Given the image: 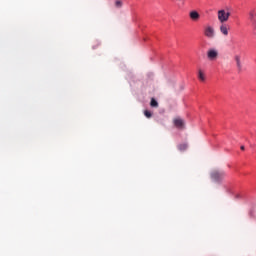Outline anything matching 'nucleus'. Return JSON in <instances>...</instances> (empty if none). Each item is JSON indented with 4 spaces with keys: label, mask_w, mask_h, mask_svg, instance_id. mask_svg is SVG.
I'll return each mask as SVG.
<instances>
[{
    "label": "nucleus",
    "mask_w": 256,
    "mask_h": 256,
    "mask_svg": "<svg viewBox=\"0 0 256 256\" xmlns=\"http://www.w3.org/2000/svg\"><path fill=\"white\" fill-rule=\"evenodd\" d=\"M225 178V171L223 170H213L211 172V179L213 181H222Z\"/></svg>",
    "instance_id": "nucleus-1"
},
{
    "label": "nucleus",
    "mask_w": 256,
    "mask_h": 256,
    "mask_svg": "<svg viewBox=\"0 0 256 256\" xmlns=\"http://www.w3.org/2000/svg\"><path fill=\"white\" fill-rule=\"evenodd\" d=\"M229 17H231V13L226 12L225 10L218 11V21L221 23H227V21H229Z\"/></svg>",
    "instance_id": "nucleus-2"
},
{
    "label": "nucleus",
    "mask_w": 256,
    "mask_h": 256,
    "mask_svg": "<svg viewBox=\"0 0 256 256\" xmlns=\"http://www.w3.org/2000/svg\"><path fill=\"white\" fill-rule=\"evenodd\" d=\"M204 35L205 37H207L208 39H213V37H215V29H213L212 26H207L204 29Z\"/></svg>",
    "instance_id": "nucleus-3"
},
{
    "label": "nucleus",
    "mask_w": 256,
    "mask_h": 256,
    "mask_svg": "<svg viewBox=\"0 0 256 256\" xmlns=\"http://www.w3.org/2000/svg\"><path fill=\"white\" fill-rule=\"evenodd\" d=\"M173 123L177 129H185V120L181 119L180 117L174 118Z\"/></svg>",
    "instance_id": "nucleus-4"
},
{
    "label": "nucleus",
    "mask_w": 256,
    "mask_h": 256,
    "mask_svg": "<svg viewBox=\"0 0 256 256\" xmlns=\"http://www.w3.org/2000/svg\"><path fill=\"white\" fill-rule=\"evenodd\" d=\"M207 57L210 61H215L219 57V52L216 49H210L207 52Z\"/></svg>",
    "instance_id": "nucleus-5"
},
{
    "label": "nucleus",
    "mask_w": 256,
    "mask_h": 256,
    "mask_svg": "<svg viewBox=\"0 0 256 256\" xmlns=\"http://www.w3.org/2000/svg\"><path fill=\"white\" fill-rule=\"evenodd\" d=\"M220 33H222V35L227 37V35H229V26L225 23H222L220 25Z\"/></svg>",
    "instance_id": "nucleus-6"
},
{
    "label": "nucleus",
    "mask_w": 256,
    "mask_h": 256,
    "mask_svg": "<svg viewBox=\"0 0 256 256\" xmlns=\"http://www.w3.org/2000/svg\"><path fill=\"white\" fill-rule=\"evenodd\" d=\"M189 17L192 21H199V18L201 17V15H199V12L193 10L189 13Z\"/></svg>",
    "instance_id": "nucleus-7"
},
{
    "label": "nucleus",
    "mask_w": 256,
    "mask_h": 256,
    "mask_svg": "<svg viewBox=\"0 0 256 256\" xmlns=\"http://www.w3.org/2000/svg\"><path fill=\"white\" fill-rule=\"evenodd\" d=\"M234 59H235L236 67H237L238 71H241L243 69V65L241 64V56L235 55Z\"/></svg>",
    "instance_id": "nucleus-8"
},
{
    "label": "nucleus",
    "mask_w": 256,
    "mask_h": 256,
    "mask_svg": "<svg viewBox=\"0 0 256 256\" xmlns=\"http://www.w3.org/2000/svg\"><path fill=\"white\" fill-rule=\"evenodd\" d=\"M198 79L199 81H205V73L201 69L198 70Z\"/></svg>",
    "instance_id": "nucleus-9"
},
{
    "label": "nucleus",
    "mask_w": 256,
    "mask_h": 256,
    "mask_svg": "<svg viewBox=\"0 0 256 256\" xmlns=\"http://www.w3.org/2000/svg\"><path fill=\"white\" fill-rule=\"evenodd\" d=\"M115 7H116L117 9H121V7H123V1H121V0H116V1H115Z\"/></svg>",
    "instance_id": "nucleus-10"
},
{
    "label": "nucleus",
    "mask_w": 256,
    "mask_h": 256,
    "mask_svg": "<svg viewBox=\"0 0 256 256\" xmlns=\"http://www.w3.org/2000/svg\"><path fill=\"white\" fill-rule=\"evenodd\" d=\"M150 105L151 107H159V103L157 102V100H155V98L151 99Z\"/></svg>",
    "instance_id": "nucleus-11"
},
{
    "label": "nucleus",
    "mask_w": 256,
    "mask_h": 256,
    "mask_svg": "<svg viewBox=\"0 0 256 256\" xmlns=\"http://www.w3.org/2000/svg\"><path fill=\"white\" fill-rule=\"evenodd\" d=\"M248 15H249L250 21H255V12L254 11H250Z\"/></svg>",
    "instance_id": "nucleus-12"
},
{
    "label": "nucleus",
    "mask_w": 256,
    "mask_h": 256,
    "mask_svg": "<svg viewBox=\"0 0 256 256\" xmlns=\"http://www.w3.org/2000/svg\"><path fill=\"white\" fill-rule=\"evenodd\" d=\"M179 151H186L187 150V144H180L178 145Z\"/></svg>",
    "instance_id": "nucleus-13"
},
{
    "label": "nucleus",
    "mask_w": 256,
    "mask_h": 256,
    "mask_svg": "<svg viewBox=\"0 0 256 256\" xmlns=\"http://www.w3.org/2000/svg\"><path fill=\"white\" fill-rule=\"evenodd\" d=\"M144 115H145V117H147V119H150V117H152V114H151V112H149V110H145Z\"/></svg>",
    "instance_id": "nucleus-14"
},
{
    "label": "nucleus",
    "mask_w": 256,
    "mask_h": 256,
    "mask_svg": "<svg viewBox=\"0 0 256 256\" xmlns=\"http://www.w3.org/2000/svg\"><path fill=\"white\" fill-rule=\"evenodd\" d=\"M241 151H245V146L240 147Z\"/></svg>",
    "instance_id": "nucleus-15"
},
{
    "label": "nucleus",
    "mask_w": 256,
    "mask_h": 256,
    "mask_svg": "<svg viewBox=\"0 0 256 256\" xmlns=\"http://www.w3.org/2000/svg\"><path fill=\"white\" fill-rule=\"evenodd\" d=\"M177 1H179L180 3H185V0H177Z\"/></svg>",
    "instance_id": "nucleus-16"
}]
</instances>
